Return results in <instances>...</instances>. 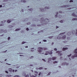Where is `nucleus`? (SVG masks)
<instances>
[{
    "label": "nucleus",
    "mask_w": 77,
    "mask_h": 77,
    "mask_svg": "<svg viewBox=\"0 0 77 77\" xmlns=\"http://www.w3.org/2000/svg\"><path fill=\"white\" fill-rule=\"evenodd\" d=\"M42 48L40 47L38 48V52L40 54H44V52L43 51V49H42Z\"/></svg>",
    "instance_id": "nucleus-1"
},
{
    "label": "nucleus",
    "mask_w": 77,
    "mask_h": 77,
    "mask_svg": "<svg viewBox=\"0 0 77 77\" xmlns=\"http://www.w3.org/2000/svg\"><path fill=\"white\" fill-rule=\"evenodd\" d=\"M34 73L35 74H34V75H31L30 74V77H36L38 74V72L36 71H35Z\"/></svg>",
    "instance_id": "nucleus-2"
},
{
    "label": "nucleus",
    "mask_w": 77,
    "mask_h": 77,
    "mask_svg": "<svg viewBox=\"0 0 77 77\" xmlns=\"http://www.w3.org/2000/svg\"><path fill=\"white\" fill-rule=\"evenodd\" d=\"M65 33V32L63 33H62V34H60V35H61V36H60V37H61V38H63V39H65L66 38V36L65 35H63V34H64Z\"/></svg>",
    "instance_id": "nucleus-3"
},
{
    "label": "nucleus",
    "mask_w": 77,
    "mask_h": 77,
    "mask_svg": "<svg viewBox=\"0 0 77 77\" xmlns=\"http://www.w3.org/2000/svg\"><path fill=\"white\" fill-rule=\"evenodd\" d=\"M49 9V8L48 7H45V8L44 9L43 8H41V9H40V11H42V12H43L45 11L44 10L45 9Z\"/></svg>",
    "instance_id": "nucleus-4"
},
{
    "label": "nucleus",
    "mask_w": 77,
    "mask_h": 77,
    "mask_svg": "<svg viewBox=\"0 0 77 77\" xmlns=\"http://www.w3.org/2000/svg\"><path fill=\"white\" fill-rule=\"evenodd\" d=\"M45 53H46L45 54V55H48L49 54H53V53L52 52H49V51H46L45 52Z\"/></svg>",
    "instance_id": "nucleus-5"
},
{
    "label": "nucleus",
    "mask_w": 77,
    "mask_h": 77,
    "mask_svg": "<svg viewBox=\"0 0 77 77\" xmlns=\"http://www.w3.org/2000/svg\"><path fill=\"white\" fill-rule=\"evenodd\" d=\"M60 51H57L56 53L57 54H58V56H61L62 55V54L60 52Z\"/></svg>",
    "instance_id": "nucleus-6"
},
{
    "label": "nucleus",
    "mask_w": 77,
    "mask_h": 77,
    "mask_svg": "<svg viewBox=\"0 0 77 77\" xmlns=\"http://www.w3.org/2000/svg\"><path fill=\"white\" fill-rule=\"evenodd\" d=\"M23 75L25 77H29V76L28 75H26V73H23Z\"/></svg>",
    "instance_id": "nucleus-7"
},
{
    "label": "nucleus",
    "mask_w": 77,
    "mask_h": 77,
    "mask_svg": "<svg viewBox=\"0 0 77 77\" xmlns=\"http://www.w3.org/2000/svg\"><path fill=\"white\" fill-rule=\"evenodd\" d=\"M3 32H7V31H6V30L4 31V30H3V29L0 30V33Z\"/></svg>",
    "instance_id": "nucleus-8"
},
{
    "label": "nucleus",
    "mask_w": 77,
    "mask_h": 77,
    "mask_svg": "<svg viewBox=\"0 0 77 77\" xmlns=\"http://www.w3.org/2000/svg\"><path fill=\"white\" fill-rule=\"evenodd\" d=\"M8 70H9V71H10V72H14V70H13L11 68L9 69Z\"/></svg>",
    "instance_id": "nucleus-9"
},
{
    "label": "nucleus",
    "mask_w": 77,
    "mask_h": 77,
    "mask_svg": "<svg viewBox=\"0 0 77 77\" xmlns=\"http://www.w3.org/2000/svg\"><path fill=\"white\" fill-rule=\"evenodd\" d=\"M68 49V48H63L62 50L63 51H65L66 50Z\"/></svg>",
    "instance_id": "nucleus-10"
},
{
    "label": "nucleus",
    "mask_w": 77,
    "mask_h": 77,
    "mask_svg": "<svg viewBox=\"0 0 77 77\" xmlns=\"http://www.w3.org/2000/svg\"><path fill=\"white\" fill-rule=\"evenodd\" d=\"M51 58H48V63H50L49 61H51Z\"/></svg>",
    "instance_id": "nucleus-11"
},
{
    "label": "nucleus",
    "mask_w": 77,
    "mask_h": 77,
    "mask_svg": "<svg viewBox=\"0 0 77 77\" xmlns=\"http://www.w3.org/2000/svg\"><path fill=\"white\" fill-rule=\"evenodd\" d=\"M49 22V20L47 19H46L45 20V22Z\"/></svg>",
    "instance_id": "nucleus-12"
},
{
    "label": "nucleus",
    "mask_w": 77,
    "mask_h": 77,
    "mask_svg": "<svg viewBox=\"0 0 77 77\" xmlns=\"http://www.w3.org/2000/svg\"><path fill=\"white\" fill-rule=\"evenodd\" d=\"M66 65L67 66H68V64H67L66 63H64L63 64V65L64 66H65Z\"/></svg>",
    "instance_id": "nucleus-13"
},
{
    "label": "nucleus",
    "mask_w": 77,
    "mask_h": 77,
    "mask_svg": "<svg viewBox=\"0 0 77 77\" xmlns=\"http://www.w3.org/2000/svg\"><path fill=\"white\" fill-rule=\"evenodd\" d=\"M11 75H6V77H11Z\"/></svg>",
    "instance_id": "nucleus-14"
},
{
    "label": "nucleus",
    "mask_w": 77,
    "mask_h": 77,
    "mask_svg": "<svg viewBox=\"0 0 77 77\" xmlns=\"http://www.w3.org/2000/svg\"><path fill=\"white\" fill-rule=\"evenodd\" d=\"M56 59V57H53L52 60H54Z\"/></svg>",
    "instance_id": "nucleus-15"
},
{
    "label": "nucleus",
    "mask_w": 77,
    "mask_h": 77,
    "mask_svg": "<svg viewBox=\"0 0 77 77\" xmlns=\"http://www.w3.org/2000/svg\"><path fill=\"white\" fill-rule=\"evenodd\" d=\"M71 33L70 32H69L67 33V35H71Z\"/></svg>",
    "instance_id": "nucleus-16"
},
{
    "label": "nucleus",
    "mask_w": 77,
    "mask_h": 77,
    "mask_svg": "<svg viewBox=\"0 0 77 77\" xmlns=\"http://www.w3.org/2000/svg\"><path fill=\"white\" fill-rule=\"evenodd\" d=\"M13 27V26H11V25L9 26H8V27L9 28H12Z\"/></svg>",
    "instance_id": "nucleus-17"
},
{
    "label": "nucleus",
    "mask_w": 77,
    "mask_h": 77,
    "mask_svg": "<svg viewBox=\"0 0 77 77\" xmlns=\"http://www.w3.org/2000/svg\"><path fill=\"white\" fill-rule=\"evenodd\" d=\"M72 15L74 16L75 17H77V16L75 14H72Z\"/></svg>",
    "instance_id": "nucleus-18"
},
{
    "label": "nucleus",
    "mask_w": 77,
    "mask_h": 77,
    "mask_svg": "<svg viewBox=\"0 0 77 77\" xmlns=\"http://www.w3.org/2000/svg\"><path fill=\"white\" fill-rule=\"evenodd\" d=\"M21 2H22L25 3L26 2V1L25 0H23L21 1Z\"/></svg>",
    "instance_id": "nucleus-19"
},
{
    "label": "nucleus",
    "mask_w": 77,
    "mask_h": 77,
    "mask_svg": "<svg viewBox=\"0 0 77 77\" xmlns=\"http://www.w3.org/2000/svg\"><path fill=\"white\" fill-rule=\"evenodd\" d=\"M41 72H39V73H38V75L39 76H41Z\"/></svg>",
    "instance_id": "nucleus-20"
},
{
    "label": "nucleus",
    "mask_w": 77,
    "mask_h": 77,
    "mask_svg": "<svg viewBox=\"0 0 77 77\" xmlns=\"http://www.w3.org/2000/svg\"><path fill=\"white\" fill-rule=\"evenodd\" d=\"M7 22H8V23H9L10 22H11V21L10 20H8Z\"/></svg>",
    "instance_id": "nucleus-21"
},
{
    "label": "nucleus",
    "mask_w": 77,
    "mask_h": 77,
    "mask_svg": "<svg viewBox=\"0 0 77 77\" xmlns=\"http://www.w3.org/2000/svg\"><path fill=\"white\" fill-rule=\"evenodd\" d=\"M73 20H77V19L76 18H73L72 19Z\"/></svg>",
    "instance_id": "nucleus-22"
},
{
    "label": "nucleus",
    "mask_w": 77,
    "mask_h": 77,
    "mask_svg": "<svg viewBox=\"0 0 77 77\" xmlns=\"http://www.w3.org/2000/svg\"><path fill=\"white\" fill-rule=\"evenodd\" d=\"M48 48H44V50H48Z\"/></svg>",
    "instance_id": "nucleus-23"
},
{
    "label": "nucleus",
    "mask_w": 77,
    "mask_h": 77,
    "mask_svg": "<svg viewBox=\"0 0 77 77\" xmlns=\"http://www.w3.org/2000/svg\"><path fill=\"white\" fill-rule=\"evenodd\" d=\"M19 30H20V29H16V30H15V31H18Z\"/></svg>",
    "instance_id": "nucleus-24"
},
{
    "label": "nucleus",
    "mask_w": 77,
    "mask_h": 77,
    "mask_svg": "<svg viewBox=\"0 0 77 77\" xmlns=\"http://www.w3.org/2000/svg\"><path fill=\"white\" fill-rule=\"evenodd\" d=\"M58 63V62L56 61L53 62V63H54H54Z\"/></svg>",
    "instance_id": "nucleus-25"
},
{
    "label": "nucleus",
    "mask_w": 77,
    "mask_h": 77,
    "mask_svg": "<svg viewBox=\"0 0 77 77\" xmlns=\"http://www.w3.org/2000/svg\"><path fill=\"white\" fill-rule=\"evenodd\" d=\"M20 76L19 75H15L14 77H19Z\"/></svg>",
    "instance_id": "nucleus-26"
},
{
    "label": "nucleus",
    "mask_w": 77,
    "mask_h": 77,
    "mask_svg": "<svg viewBox=\"0 0 77 77\" xmlns=\"http://www.w3.org/2000/svg\"><path fill=\"white\" fill-rule=\"evenodd\" d=\"M51 74V72H49L48 74H47V75L48 76L50 75V74Z\"/></svg>",
    "instance_id": "nucleus-27"
},
{
    "label": "nucleus",
    "mask_w": 77,
    "mask_h": 77,
    "mask_svg": "<svg viewBox=\"0 0 77 77\" xmlns=\"http://www.w3.org/2000/svg\"><path fill=\"white\" fill-rule=\"evenodd\" d=\"M42 68H43V67H40L39 68V69H40V70H41V69H42Z\"/></svg>",
    "instance_id": "nucleus-28"
},
{
    "label": "nucleus",
    "mask_w": 77,
    "mask_h": 77,
    "mask_svg": "<svg viewBox=\"0 0 77 77\" xmlns=\"http://www.w3.org/2000/svg\"><path fill=\"white\" fill-rule=\"evenodd\" d=\"M16 68H18L19 67V66H17L16 65Z\"/></svg>",
    "instance_id": "nucleus-29"
},
{
    "label": "nucleus",
    "mask_w": 77,
    "mask_h": 77,
    "mask_svg": "<svg viewBox=\"0 0 77 77\" xmlns=\"http://www.w3.org/2000/svg\"><path fill=\"white\" fill-rule=\"evenodd\" d=\"M71 56V54H70V55H67V56H68V57H70V56Z\"/></svg>",
    "instance_id": "nucleus-30"
},
{
    "label": "nucleus",
    "mask_w": 77,
    "mask_h": 77,
    "mask_svg": "<svg viewBox=\"0 0 77 77\" xmlns=\"http://www.w3.org/2000/svg\"><path fill=\"white\" fill-rule=\"evenodd\" d=\"M43 61H44L45 62H46V61L44 59H42Z\"/></svg>",
    "instance_id": "nucleus-31"
},
{
    "label": "nucleus",
    "mask_w": 77,
    "mask_h": 77,
    "mask_svg": "<svg viewBox=\"0 0 77 77\" xmlns=\"http://www.w3.org/2000/svg\"><path fill=\"white\" fill-rule=\"evenodd\" d=\"M26 43V42H22V44H23Z\"/></svg>",
    "instance_id": "nucleus-32"
},
{
    "label": "nucleus",
    "mask_w": 77,
    "mask_h": 77,
    "mask_svg": "<svg viewBox=\"0 0 77 77\" xmlns=\"http://www.w3.org/2000/svg\"><path fill=\"white\" fill-rule=\"evenodd\" d=\"M49 38H50V39H51V38H53V36H51V37H49Z\"/></svg>",
    "instance_id": "nucleus-33"
},
{
    "label": "nucleus",
    "mask_w": 77,
    "mask_h": 77,
    "mask_svg": "<svg viewBox=\"0 0 77 77\" xmlns=\"http://www.w3.org/2000/svg\"><path fill=\"white\" fill-rule=\"evenodd\" d=\"M43 41L44 42H47V40H43Z\"/></svg>",
    "instance_id": "nucleus-34"
},
{
    "label": "nucleus",
    "mask_w": 77,
    "mask_h": 77,
    "mask_svg": "<svg viewBox=\"0 0 77 77\" xmlns=\"http://www.w3.org/2000/svg\"><path fill=\"white\" fill-rule=\"evenodd\" d=\"M60 23H62L63 22V20H60Z\"/></svg>",
    "instance_id": "nucleus-35"
},
{
    "label": "nucleus",
    "mask_w": 77,
    "mask_h": 77,
    "mask_svg": "<svg viewBox=\"0 0 77 77\" xmlns=\"http://www.w3.org/2000/svg\"><path fill=\"white\" fill-rule=\"evenodd\" d=\"M75 35H77V29L76 30V33H75Z\"/></svg>",
    "instance_id": "nucleus-36"
},
{
    "label": "nucleus",
    "mask_w": 77,
    "mask_h": 77,
    "mask_svg": "<svg viewBox=\"0 0 77 77\" xmlns=\"http://www.w3.org/2000/svg\"><path fill=\"white\" fill-rule=\"evenodd\" d=\"M67 42L66 41H64V42H63V43H66Z\"/></svg>",
    "instance_id": "nucleus-37"
},
{
    "label": "nucleus",
    "mask_w": 77,
    "mask_h": 77,
    "mask_svg": "<svg viewBox=\"0 0 77 77\" xmlns=\"http://www.w3.org/2000/svg\"><path fill=\"white\" fill-rule=\"evenodd\" d=\"M31 23H30V22H29L28 23H27V25H29V24H30Z\"/></svg>",
    "instance_id": "nucleus-38"
},
{
    "label": "nucleus",
    "mask_w": 77,
    "mask_h": 77,
    "mask_svg": "<svg viewBox=\"0 0 77 77\" xmlns=\"http://www.w3.org/2000/svg\"><path fill=\"white\" fill-rule=\"evenodd\" d=\"M54 50L55 51H57V49L56 48H54Z\"/></svg>",
    "instance_id": "nucleus-39"
},
{
    "label": "nucleus",
    "mask_w": 77,
    "mask_h": 77,
    "mask_svg": "<svg viewBox=\"0 0 77 77\" xmlns=\"http://www.w3.org/2000/svg\"><path fill=\"white\" fill-rule=\"evenodd\" d=\"M69 2H73V1L72 0H71Z\"/></svg>",
    "instance_id": "nucleus-40"
},
{
    "label": "nucleus",
    "mask_w": 77,
    "mask_h": 77,
    "mask_svg": "<svg viewBox=\"0 0 77 77\" xmlns=\"http://www.w3.org/2000/svg\"><path fill=\"white\" fill-rule=\"evenodd\" d=\"M57 39H60V37L58 36V37H57Z\"/></svg>",
    "instance_id": "nucleus-41"
},
{
    "label": "nucleus",
    "mask_w": 77,
    "mask_h": 77,
    "mask_svg": "<svg viewBox=\"0 0 77 77\" xmlns=\"http://www.w3.org/2000/svg\"><path fill=\"white\" fill-rule=\"evenodd\" d=\"M41 32H43V31H39V32H38V33H40Z\"/></svg>",
    "instance_id": "nucleus-42"
},
{
    "label": "nucleus",
    "mask_w": 77,
    "mask_h": 77,
    "mask_svg": "<svg viewBox=\"0 0 77 77\" xmlns=\"http://www.w3.org/2000/svg\"><path fill=\"white\" fill-rule=\"evenodd\" d=\"M26 30H27V31H28L29 30V29L28 28H27L26 29Z\"/></svg>",
    "instance_id": "nucleus-43"
},
{
    "label": "nucleus",
    "mask_w": 77,
    "mask_h": 77,
    "mask_svg": "<svg viewBox=\"0 0 77 77\" xmlns=\"http://www.w3.org/2000/svg\"><path fill=\"white\" fill-rule=\"evenodd\" d=\"M67 39H68V40H69L70 39V38L69 37H67Z\"/></svg>",
    "instance_id": "nucleus-44"
},
{
    "label": "nucleus",
    "mask_w": 77,
    "mask_h": 77,
    "mask_svg": "<svg viewBox=\"0 0 77 77\" xmlns=\"http://www.w3.org/2000/svg\"><path fill=\"white\" fill-rule=\"evenodd\" d=\"M69 5H65V7H69Z\"/></svg>",
    "instance_id": "nucleus-45"
},
{
    "label": "nucleus",
    "mask_w": 77,
    "mask_h": 77,
    "mask_svg": "<svg viewBox=\"0 0 77 77\" xmlns=\"http://www.w3.org/2000/svg\"><path fill=\"white\" fill-rule=\"evenodd\" d=\"M62 57H60V60H62Z\"/></svg>",
    "instance_id": "nucleus-46"
},
{
    "label": "nucleus",
    "mask_w": 77,
    "mask_h": 77,
    "mask_svg": "<svg viewBox=\"0 0 77 77\" xmlns=\"http://www.w3.org/2000/svg\"><path fill=\"white\" fill-rule=\"evenodd\" d=\"M5 72L7 73H8V72L7 71H5Z\"/></svg>",
    "instance_id": "nucleus-47"
},
{
    "label": "nucleus",
    "mask_w": 77,
    "mask_h": 77,
    "mask_svg": "<svg viewBox=\"0 0 77 77\" xmlns=\"http://www.w3.org/2000/svg\"><path fill=\"white\" fill-rule=\"evenodd\" d=\"M4 26V25H2L1 24H0V26Z\"/></svg>",
    "instance_id": "nucleus-48"
},
{
    "label": "nucleus",
    "mask_w": 77,
    "mask_h": 77,
    "mask_svg": "<svg viewBox=\"0 0 77 77\" xmlns=\"http://www.w3.org/2000/svg\"><path fill=\"white\" fill-rule=\"evenodd\" d=\"M55 17H57V14H56L55 16Z\"/></svg>",
    "instance_id": "nucleus-49"
},
{
    "label": "nucleus",
    "mask_w": 77,
    "mask_h": 77,
    "mask_svg": "<svg viewBox=\"0 0 77 77\" xmlns=\"http://www.w3.org/2000/svg\"><path fill=\"white\" fill-rule=\"evenodd\" d=\"M17 70H15V72H17Z\"/></svg>",
    "instance_id": "nucleus-50"
},
{
    "label": "nucleus",
    "mask_w": 77,
    "mask_h": 77,
    "mask_svg": "<svg viewBox=\"0 0 77 77\" xmlns=\"http://www.w3.org/2000/svg\"><path fill=\"white\" fill-rule=\"evenodd\" d=\"M10 39V37H9L8 38V40H9Z\"/></svg>",
    "instance_id": "nucleus-51"
},
{
    "label": "nucleus",
    "mask_w": 77,
    "mask_h": 77,
    "mask_svg": "<svg viewBox=\"0 0 77 77\" xmlns=\"http://www.w3.org/2000/svg\"><path fill=\"white\" fill-rule=\"evenodd\" d=\"M2 5H0V8H2Z\"/></svg>",
    "instance_id": "nucleus-52"
},
{
    "label": "nucleus",
    "mask_w": 77,
    "mask_h": 77,
    "mask_svg": "<svg viewBox=\"0 0 77 77\" xmlns=\"http://www.w3.org/2000/svg\"><path fill=\"white\" fill-rule=\"evenodd\" d=\"M30 66H33V65H32V64H31V65H30Z\"/></svg>",
    "instance_id": "nucleus-53"
},
{
    "label": "nucleus",
    "mask_w": 77,
    "mask_h": 77,
    "mask_svg": "<svg viewBox=\"0 0 77 77\" xmlns=\"http://www.w3.org/2000/svg\"><path fill=\"white\" fill-rule=\"evenodd\" d=\"M39 69L38 68H36V69H37V70H38V69Z\"/></svg>",
    "instance_id": "nucleus-54"
},
{
    "label": "nucleus",
    "mask_w": 77,
    "mask_h": 77,
    "mask_svg": "<svg viewBox=\"0 0 77 77\" xmlns=\"http://www.w3.org/2000/svg\"><path fill=\"white\" fill-rule=\"evenodd\" d=\"M58 28V26H57V27H56V28L57 29Z\"/></svg>",
    "instance_id": "nucleus-55"
},
{
    "label": "nucleus",
    "mask_w": 77,
    "mask_h": 77,
    "mask_svg": "<svg viewBox=\"0 0 77 77\" xmlns=\"http://www.w3.org/2000/svg\"><path fill=\"white\" fill-rule=\"evenodd\" d=\"M4 51V52H3V53H6V51Z\"/></svg>",
    "instance_id": "nucleus-56"
},
{
    "label": "nucleus",
    "mask_w": 77,
    "mask_h": 77,
    "mask_svg": "<svg viewBox=\"0 0 77 77\" xmlns=\"http://www.w3.org/2000/svg\"><path fill=\"white\" fill-rule=\"evenodd\" d=\"M25 48H28V46H26Z\"/></svg>",
    "instance_id": "nucleus-57"
},
{
    "label": "nucleus",
    "mask_w": 77,
    "mask_h": 77,
    "mask_svg": "<svg viewBox=\"0 0 77 77\" xmlns=\"http://www.w3.org/2000/svg\"><path fill=\"white\" fill-rule=\"evenodd\" d=\"M59 68H61V66H59Z\"/></svg>",
    "instance_id": "nucleus-58"
},
{
    "label": "nucleus",
    "mask_w": 77,
    "mask_h": 77,
    "mask_svg": "<svg viewBox=\"0 0 77 77\" xmlns=\"http://www.w3.org/2000/svg\"><path fill=\"white\" fill-rule=\"evenodd\" d=\"M59 12L60 13H61V11H59Z\"/></svg>",
    "instance_id": "nucleus-59"
},
{
    "label": "nucleus",
    "mask_w": 77,
    "mask_h": 77,
    "mask_svg": "<svg viewBox=\"0 0 77 77\" xmlns=\"http://www.w3.org/2000/svg\"><path fill=\"white\" fill-rule=\"evenodd\" d=\"M31 51H34V50H31Z\"/></svg>",
    "instance_id": "nucleus-60"
},
{
    "label": "nucleus",
    "mask_w": 77,
    "mask_h": 77,
    "mask_svg": "<svg viewBox=\"0 0 77 77\" xmlns=\"http://www.w3.org/2000/svg\"><path fill=\"white\" fill-rule=\"evenodd\" d=\"M1 76H4V74H2L1 75Z\"/></svg>",
    "instance_id": "nucleus-61"
},
{
    "label": "nucleus",
    "mask_w": 77,
    "mask_h": 77,
    "mask_svg": "<svg viewBox=\"0 0 77 77\" xmlns=\"http://www.w3.org/2000/svg\"><path fill=\"white\" fill-rule=\"evenodd\" d=\"M54 44V43H52V45H53Z\"/></svg>",
    "instance_id": "nucleus-62"
},
{
    "label": "nucleus",
    "mask_w": 77,
    "mask_h": 77,
    "mask_svg": "<svg viewBox=\"0 0 77 77\" xmlns=\"http://www.w3.org/2000/svg\"><path fill=\"white\" fill-rule=\"evenodd\" d=\"M23 31H21V32L22 33H23Z\"/></svg>",
    "instance_id": "nucleus-63"
},
{
    "label": "nucleus",
    "mask_w": 77,
    "mask_h": 77,
    "mask_svg": "<svg viewBox=\"0 0 77 77\" xmlns=\"http://www.w3.org/2000/svg\"><path fill=\"white\" fill-rule=\"evenodd\" d=\"M32 10V9L31 8V9H30V11H31Z\"/></svg>",
    "instance_id": "nucleus-64"
}]
</instances>
